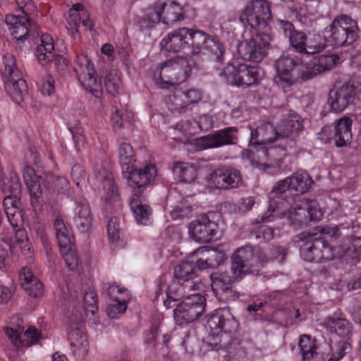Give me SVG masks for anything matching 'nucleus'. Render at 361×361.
<instances>
[{"instance_id":"nucleus-48","label":"nucleus","mask_w":361,"mask_h":361,"mask_svg":"<svg viewBox=\"0 0 361 361\" xmlns=\"http://www.w3.org/2000/svg\"><path fill=\"white\" fill-rule=\"evenodd\" d=\"M68 180L63 176H57L53 174H44L42 183L44 188L49 192H62L68 186Z\"/></svg>"},{"instance_id":"nucleus-14","label":"nucleus","mask_w":361,"mask_h":361,"mask_svg":"<svg viewBox=\"0 0 361 361\" xmlns=\"http://www.w3.org/2000/svg\"><path fill=\"white\" fill-rule=\"evenodd\" d=\"M21 183L20 178L15 172H11L8 177H4L0 171V188L5 195L3 204L5 213L11 226H18L16 216H20L19 204L21 195Z\"/></svg>"},{"instance_id":"nucleus-57","label":"nucleus","mask_w":361,"mask_h":361,"mask_svg":"<svg viewBox=\"0 0 361 361\" xmlns=\"http://www.w3.org/2000/svg\"><path fill=\"white\" fill-rule=\"evenodd\" d=\"M184 97L188 106L199 102L202 99V92L195 88L183 90Z\"/></svg>"},{"instance_id":"nucleus-3","label":"nucleus","mask_w":361,"mask_h":361,"mask_svg":"<svg viewBox=\"0 0 361 361\" xmlns=\"http://www.w3.org/2000/svg\"><path fill=\"white\" fill-rule=\"evenodd\" d=\"M319 233L300 235V240L305 241L300 247V255L303 260L310 262H322L339 257L348 264H355L361 258V238L347 240L338 250L330 247L326 240L328 238L339 235L338 227H319Z\"/></svg>"},{"instance_id":"nucleus-20","label":"nucleus","mask_w":361,"mask_h":361,"mask_svg":"<svg viewBox=\"0 0 361 361\" xmlns=\"http://www.w3.org/2000/svg\"><path fill=\"white\" fill-rule=\"evenodd\" d=\"M238 135V129L236 127H226L192 140L191 145L196 151L219 148L236 144Z\"/></svg>"},{"instance_id":"nucleus-23","label":"nucleus","mask_w":361,"mask_h":361,"mask_svg":"<svg viewBox=\"0 0 361 361\" xmlns=\"http://www.w3.org/2000/svg\"><path fill=\"white\" fill-rule=\"evenodd\" d=\"M68 339L73 355L78 360L84 359L90 349V343L85 329L83 315L71 317L67 328Z\"/></svg>"},{"instance_id":"nucleus-53","label":"nucleus","mask_w":361,"mask_h":361,"mask_svg":"<svg viewBox=\"0 0 361 361\" xmlns=\"http://www.w3.org/2000/svg\"><path fill=\"white\" fill-rule=\"evenodd\" d=\"M38 86L40 92L44 95L49 96L55 92V80L49 75L43 78Z\"/></svg>"},{"instance_id":"nucleus-34","label":"nucleus","mask_w":361,"mask_h":361,"mask_svg":"<svg viewBox=\"0 0 361 361\" xmlns=\"http://www.w3.org/2000/svg\"><path fill=\"white\" fill-rule=\"evenodd\" d=\"M3 240L8 244L11 248L18 247L24 255L30 252V245L27 237L26 231L23 227L16 229V227H8Z\"/></svg>"},{"instance_id":"nucleus-6","label":"nucleus","mask_w":361,"mask_h":361,"mask_svg":"<svg viewBox=\"0 0 361 361\" xmlns=\"http://www.w3.org/2000/svg\"><path fill=\"white\" fill-rule=\"evenodd\" d=\"M275 69L274 81L286 93L291 92L298 84L310 80L307 75L311 74L307 73V66L294 55L280 57L276 61Z\"/></svg>"},{"instance_id":"nucleus-10","label":"nucleus","mask_w":361,"mask_h":361,"mask_svg":"<svg viewBox=\"0 0 361 361\" xmlns=\"http://www.w3.org/2000/svg\"><path fill=\"white\" fill-rule=\"evenodd\" d=\"M15 1L23 16L7 15L5 18L6 24L13 38L18 42H23L37 27L35 23L30 18V15L36 11V6L32 0Z\"/></svg>"},{"instance_id":"nucleus-28","label":"nucleus","mask_w":361,"mask_h":361,"mask_svg":"<svg viewBox=\"0 0 361 361\" xmlns=\"http://www.w3.org/2000/svg\"><path fill=\"white\" fill-rule=\"evenodd\" d=\"M224 252L208 247H201L190 253V258H195V267L198 269L216 268L226 259Z\"/></svg>"},{"instance_id":"nucleus-22","label":"nucleus","mask_w":361,"mask_h":361,"mask_svg":"<svg viewBox=\"0 0 361 361\" xmlns=\"http://www.w3.org/2000/svg\"><path fill=\"white\" fill-rule=\"evenodd\" d=\"M203 39L195 47V56L193 67H197L200 61H209L221 63L224 59L226 48L224 43L216 35H209L201 30Z\"/></svg>"},{"instance_id":"nucleus-9","label":"nucleus","mask_w":361,"mask_h":361,"mask_svg":"<svg viewBox=\"0 0 361 361\" xmlns=\"http://www.w3.org/2000/svg\"><path fill=\"white\" fill-rule=\"evenodd\" d=\"M323 34L332 46L344 47L353 44L358 39L360 29L357 20L342 14L334 19Z\"/></svg>"},{"instance_id":"nucleus-29","label":"nucleus","mask_w":361,"mask_h":361,"mask_svg":"<svg viewBox=\"0 0 361 361\" xmlns=\"http://www.w3.org/2000/svg\"><path fill=\"white\" fill-rule=\"evenodd\" d=\"M194 264H195V258L192 259L190 254L187 261L183 262L176 267L174 269L175 279L184 283L186 288L192 289V290H200L202 282L198 276Z\"/></svg>"},{"instance_id":"nucleus-62","label":"nucleus","mask_w":361,"mask_h":361,"mask_svg":"<svg viewBox=\"0 0 361 361\" xmlns=\"http://www.w3.org/2000/svg\"><path fill=\"white\" fill-rule=\"evenodd\" d=\"M192 126V121H181L176 124L174 129L178 130L184 135L191 134L194 133L192 131V129L194 128Z\"/></svg>"},{"instance_id":"nucleus-16","label":"nucleus","mask_w":361,"mask_h":361,"mask_svg":"<svg viewBox=\"0 0 361 361\" xmlns=\"http://www.w3.org/2000/svg\"><path fill=\"white\" fill-rule=\"evenodd\" d=\"M206 299L200 293L188 294L173 310V319L176 325L183 326L197 321L204 312Z\"/></svg>"},{"instance_id":"nucleus-4","label":"nucleus","mask_w":361,"mask_h":361,"mask_svg":"<svg viewBox=\"0 0 361 361\" xmlns=\"http://www.w3.org/2000/svg\"><path fill=\"white\" fill-rule=\"evenodd\" d=\"M270 6L266 0H252L240 14V20L243 25L253 30L250 39L238 47V53L244 60L257 63L267 54L271 37L259 30L266 28L271 19Z\"/></svg>"},{"instance_id":"nucleus-36","label":"nucleus","mask_w":361,"mask_h":361,"mask_svg":"<svg viewBox=\"0 0 361 361\" xmlns=\"http://www.w3.org/2000/svg\"><path fill=\"white\" fill-rule=\"evenodd\" d=\"M283 118L278 124V130L281 137H289L302 130V121L300 116L293 111L283 114Z\"/></svg>"},{"instance_id":"nucleus-43","label":"nucleus","mask_w":361,"mask_h":361,"mask_svg":"<svg viewBox=\"0 0 361 361\" xmlns=\"http://www.w3.org/2000/svg\"><path fill=\"white\" fill-rule=\"evenodd\" d=\"M173 174L180 182L190 183L197 176V169L194 164L188 162L177 161L173 164Z\"/></svg>"},{"instance_id":"nucleus-25","label":"nucleus","mask_w":361,"mask_h":361,"mask_svg":"<svg viewBox=\"0 0 361 361\" xmlns=\"http://www.w3.org/2000/svg\"><path fill=\"white\" fill-rule=\"evenodd\" d=\"M54 51V44L52 37L48 33L42 34L40 44L35 49V56L38 62L43 66L53 62L57 71H63L67 66V60L62 55L55 54Z\"/></svg>"},{"instance_id":"nucleus-49","label":"nucleus","mask_w":361,"mask_h":361,"mask_svg":"<svg viewBox=\"0 0 361 361\" xmlns=\"http://www.w3.org/2000/svg\"><path fill=\"white\" fill-rule=\"evenodd\" d=\"M328 42L327 39L320 35H313L312 38L307 39L306 42V51L303 54H314L319 53L326 47V43Z\"/></svg>"},{"instance_id":"nucleus-5","label":"nucleus","mask_w":361,"mask_h":361,"mask_svg":"<svg viewBox=\"0 0 361 361\" xmlns=\"http://www.w3.org/2000/svg\"><path fill=\"white\" fill-rule=\"evenodd\" d=\"M255 261L252 247L246 246L237 250L231 257L232 277L217 272L210 275L211 288L215 295L220 300H228L232 293V281L247 274H253L255 270H251V266Z\"/></svg>"},{"instance_id":"nucleus-24","label":"nucleus","mask_w":361,"mask_h":361,"mask_svg":"<svg viewBox=\"0 0 361 361\" xmlns=\"http://www.w3.org/2000/svg\"><path fill=\"white\" fill-rule=\"evenodd\" d=\"M209 184L219 190L237 188L243 183L239 170L231 166H221L212 171L207 176Z\"/></svg>"},{"instance_id":"nucleus-41","label":"nucleus","mask_w":361,"mask_h":361,"mask_svg":"<svg viewBox=\"0 0 361 361\" xmlns=\"http://www.w3.org/2000/svg\"><path fill=\"white\" fill-rule=\"evenodd\" d=\"M192 289H188L185 287V283L173 279L167 286L166 290V299L164 300V306L166 308L173 307L172 302L183 300L187 297L188 292Z\"/></svg>"},{"instance_id":"nucleus-39","label":"nucleus","mask_w":361,"mask_h":361,"mask_svg":"<svg viewBox=\"0 0 361 361\" xmlns=\"http://www.w3.org/2000/svg\"><path fill=\"white\" fill-rule=\"evenodd\" d=\"M339 59L336 54L314 56L311 63V66H307V73H311L310 75L308 74L310 79L323 71L331 69L339 61Z\"/></svg>"},{"instance_id":"nucleus-58","label":"nucleus","mask_w":361,"mask_h":361,"mask_svg":"<svg viewBox=\"0 0 361 361\" xmlns=\"http://www.w3.org/2000/svg\"><path fill=\"white\" fill-rule=\"evenodd\" d=\"M274 227H257L255 238L259 241H269L274 238Z\"/></svg>"},{"instance_id":"nucleus-45","label":"nucleus","mask_w":361,"mask_h":361,"mask_svg":"<svg viewBox=\"0 0 361 361\" xmlns=\"http://www.w3.org/2000/svg\"><path fill=\"white\" fill-rule=\"evenodd\" d=\"M298 345L303 361H316L318 355L314 340L310 336L302 335L300 337Z\"/></svg>"},{"instance_id":"nucleus-54","label":"nucleus","mask_w":361,"mask_h":361,"mask_svg":"<svg viewBox=\"0 0 361 361\" xmlns=\"http://www.w3.org/2000/svg\"><path fill=\"white\" fill-rule=\"evenodd\" d=\"M192 124L197 125V128L200 130L207 131L213 128L214 121L210 115L203 114L194 120L192 121Z\"/></svg>"},{"instance_id":"nucleus-44","label":"nucleus","mask_w":361,"mask_h":361,"mask_svg":"<svg viewBox=\"0 0 361 361\" xmlns=\"http://www.w3.org/2000/svg\"><path fill=\"white\" fill-rule=\"evenodd\" d=\"M74 213L75 226H91L92 215L86 200L82 199L76 202Z\"/></svg>"},{"instance_id":"nucleus-40","label":"nucleus","mask_w":361,"mask_h":361,"mask_svg":"<svg viewBox=\"0 0 361 361\" xmlns=\"http://www.w3.org/2000/svg\"><path fill=\"white\" fill-rule=\"evenodd\" d=\"M352 120L348 117H343L338 120L334 126L333 140L338 147L345 146L352 138Z\"/></svg>"},{"instance_id":"nucleus-37","label":"nucleus","mask_w":361,"mask_h":361,"mask_svg":"<svg viewBox=\"0 0 361 361\" xmlns=\"http://www.w3.org/2000/svg\"><path fill=\"white\" fill-rule=\"evenodd\" d=\"M82 302L83 307L81 310L77 309L75 305V302L73 301V305L75 310L74 313L71 315L73 318L79 317L80 312L83 315V320L85 318H90L92 316H94L95 313L97 312V294L92 287H88L87 290L84 292L82 295Z\"/></svg>"},{"instance_id":"nucleus-52","label":"nucleus","mask_w":361,"mask_h":361,"mask_svg":"<svg viewBox=\"0 0 361 361\" xmlns=\"http://www.w3.org/2000/svg\"><path fill=\"white\" fill-rule=\"evenodd\" d=\"M193 209L191 206L183 207V206H178L176 208L169 212V216L172 220H183L184 219H190L192 216Z\"/></svg>"},{"instance_id":"nucleus-47","label":"nucleus","mask_w":361,"mask_h":361,"mask_svg":"<svg viewBox=\"0 0 361 361\" xmlns=\"http://www.w3.org/2000/svg\"><path fill=\"white\" fill-rule=\"evenodd\" d=\"M222 223L221 213L217 211H209L196 216V219L188 226H219Z\"/></svg>"},{"instance_id":"nucleus-56","label":"nucleus","mask_w":361,"mask_h":361,"mask_svg":"<svg viewBox=\"0 0 361 361\" xmlns=\"http://www.w3.org/2000/svg\"><path fill=\"white\" fill-rule=\"evenodd\" d=\"M227 351L236 359L243 358L246 355V350L240 343L232 342L228 346H225Z\"/></svg>"},{"instance_id":"nucleus-55","label":"nucleus","mask_w":361,"mask_h":361,"mask_svg":"<svg viewBox=\"0 0 361 361\" xmlns=\"http://www.w3.org/2000/svg\"><path fill=\"white\" fill-rule=\"evenodd\" d=\"M128 303L111 302L109 305L106 309V312L110 318H116L120 314L124 313L127 309Z\"/></svg>"},{"instance_id":"nucleus-12","label":"nucleus","mask_w":361,"mask_h":361,"mask_svg":"<svg viewBox=\"0 0 361 361\" xmlns=\"http://www.w3.org/2000/svg\"><path fill=\"white\" fill-rule=\"evenodd\" d=\"M2 65L4 67L3 76L5 90L11 99L19 104L27 91V85L23 79V72L18 68L15 56L11 53L2 54Z\"/></svg>"},{"instance_id":"nucleus-1","label":"nucleus","mask_w":361,"mask_h":361,"mask_svg":"<svg viewBox=\"0 0 361 361\" xmlns=\"http://www.w3.org/2000/svg\"><path fill=\"white\" fill-rule=\"evenodd\" d=\"M268 209L258 216L256 224L270 223L279 218L289 226H306L309 221L317 223L322 216L317 201L296 200L289 187L288 178L276 183L269 194Z\"/></svg>"},{"instance_id":"nucleus-63","label":"nucleus","mask_w":361,"mask_h":361,"mask_svg":"<svg viewBox=\"0 0 361 361\" xmlns=\"http://www.w3.org/2000/svg\"><path fill=\"white\" fill-rule=\"evenodd\" d=\"M108 237L109 243L116 246L120 240V230L118 227H108Z\"/></svg>"},{"instance_id":"nucleus-7","label":"nucleus","mask_w":361,"mask_h":361,"mask_svg":"<svg viewBox=\"0 0 361 361\" xmlns=\"http://www.w3.org/2000/svg\"><path fill=\"white\" fill-rule=\"evenodd\" d=\"M200 30L181 27L169 32L164 37L160 45L167 52L180 53L190 63H193L195 56V47L203 39Z\"/></svg>"},{"instance_id":"nucleus-18","label":"nucleus","mask_w":361,"mask_h":361,"mask_svg":"<svg viewBox=\"0 0 361 361\" xmlns=\"http://www.w3.org/2000/svg\"><path fill=\"white\" fill-rule=\"evenodd\" d=\"M74 71L80 85L97 99L103 95L102 83L97 77L93 63L84 54L77 55Z\"/></svg>"},{"instance_id":"nucleus-33","label":"nucleus","mask_w":361,"mask_h":361,"mask_svg":"<svg viewBox=\"0 0 361 361\" xmlns=\"http://www.w3.org/2000/svg\"><path fill=\"white\" fill-rule=\"evenodd\" d=\"M19 281L22 288L31 296L39 298L44 293V287L34 276L29 267H23L19 271Z\"/></svg>"},{"instance_id":"nucleus-50","label":"nucleus","mask_w":361,"mask_h":361,"mask_svg":"<svg viewBox=\"0 0 361 361\" xmlns=\"http://www.w3.org/2000/svg\"><path fill=\"white\" fill-rule=\"evenodd\" d=\"M109 294L114 302L128 303L130 298L129 291L120 286L112 285L109 288Z\"/></svg>"},{"instance_id":"nucleus-30","label":"nucleus","mask_w":361,"mask_h":361,"mask_svg":"<svg viewBox=\"0 0 361 361\" xmlns=\"http://www.w3.org/2000/svg\"><path fill=\"white\" fill-rule=\"evenodd\" d=\"M5 333L16 348L27 347L37 343L41 334L33 326H30L23 334L17 329L6 327Z\"/></svg>"},{"instance_id":"nucleus-21","label":"nucleus","mask_w":361,"mask_h":361,"mask_svg":"<svg viewBox=\"0 0 361 361\" xmlns=\"http://www.w3.org/2000/svg\"><path fill=\"white\" fill-rule=\"evenodd\" d=\"M361 99V78L354 76L336 90H331L329 102L334 112L343 111L355 99Z\"/></svg>"},{"instance_id":"nucleus-35","label":"nucleus","mask_w":361,"mask_h":361,"mask_svg":"<svg viewBox=\"0 0 361 361\" xmlns=\"http://www.w3.org/2000/svg\"><path fill=\"white\" fill-rule=\"evenodd\" d=\"M322 325L329 333L340 337L348 338L351 334L350 324L341 314L335 313L327 317Z\"/></svg>"},{"instance_id":"nucleus-38","label":"nucleus","mask_w":361,"mask_h":361,"mask_svg":"<svg viewBox=\"0 0 361 361\" xmlns=\"http://www.w3.org/2000/svg\"><path fill=\"white\" fill-rule=\"evenodd\" d=\"M288 178L289 187L292 190L293 197H295L296 200H305L300 197V195L306 192L314 183L310 176L307 172L298 171Z\"/></svg>"},{"instance_id":"nucleus-15","label":"nucleus","mask_w":361,"mask_h":361,"mask_svg":"<svg viewBox=\"0 0 361 361\" xmlns=\"http://www.w3.org/2000/svg\"><path fill=\"white\" fill-rule=\"evenodd\" d=\"M219 75L228 84L244 88L257 85L262 79L260 68L246 63H228L221 70Z\"/></svg>"},{"instance_id":"nucleus-61","label":"nucleus","mask_w":361,"mask_h":361,"mask_svg":"<svg viewBox=\"0 0 361 361\" xmlns=\"http://www.w3.org/2000/svg\"><path fill=\"white\" fill-rule=\"evenodd\" d=\"M71 176L75 184L79 186L80 182L85 178V171L79 164L73 165L71 170Z\"/></svg>"},{"instance_id":"nucleus-46","label":"nucleus","mask_w":361,"mask_h":361,"mask_svg":"<svg viewBox=\"0 0 361 361\" xmlns=\"http://www.w3.org/2000/svg\"><path fill=\"white\" fill-rule=\"evenodd\" d=\"M190 238L197 243H208L219 238L216 231L212 227H188Z\"/></svg>"},{"instance_id":"nucleus-27","label":"nucleus","mask_w":361,"mask_h":361,"mask_svg":"<svg viewBox=\"0 0 361 361\" xmlns=\"http://www.w3.org/2000/svg\"><path fill=\"white\" fill-rule=\"evenodd\" d=\"M23 175L30 192V202L33 209L35 212H39L42 209V202L44 201L42 195L44 192L42 185L44 176H37L35 169L30 166L24 167Z\"/></svg>"},{"instance_id":"nucleus-51","label":"nucleus","mask_w":361,"mask_h":361,"mask_svg":"<svg viewBox=\"0 0 361 361\" xmlns=\"http://www.w3.org/2000/svg\"><path fill=\"white\" fill-rule=\"evenodd\" d=\"M106 91L111 95L116 96L120 93L122 89V82L120 78L116 74H109L105 79Z\"/></svg>"},{"instance_id":"nucleus-42","label":"nucleus","mask_w":361,"mask_h":361,"mask_svg":"<svg viewBox=\"0 0 361 361\" xmlns=\"http://www.w3.org/2000/svg\"><path fill=\"white\" fill-rule=\"evenodd\" d=\"M166 104L171 113L178 114L185 113L189 106L185 99L183 90L178 86L175 87L173 94L166 98Z\"/></svg>"},{"instance_id":"nucleus-64","label":"nucleus","mask_w":361,"mask_h":361,"mask_svg":"<svg viewBox=\"0 0 361 361\" xmlns=\"http://www.w3.org/2000/svg\"><path fill=\"white\" fill-rule=\"evenodd\" d=\"M350 348V345L348 342H343L341 345L339 346L338 352L334 353L329 361H338L340 360L345 353Z\"/></svg>"},{"instance_id":"nucleus-8","label":"nucleus","mask_w":361,"mask_h":361,"mask_svg":"<svg viewBox=\"0 0 361 361\" xmlns=\"http://www.w3.org/2000/svg\"><path fill=\"white\" fill-rule=\"evenodd\" d=\"M193 63L183 57H176L164 63L153 73L156 84L162 89L178 86L190 76Z\"/></svg>"},{"instance_id":"nucleus-2","label":"nucleus","mask_w":361,"mask_h":361,"mask_svg":"<svg viewBox=\"0 0 361 361\" xmlns=\"http://www.w3.org/2000/svg\"><path fill=\"white\" fill-rule=\"evenodd\" d=\"M118 161L129 187L133 189L130 207L137 224L147 225L152 214L151 208L142 202L141 192L154 180L157 169L154 164H147L142 169H135V151L130 143L123 142L118 148Z\"/></svg>"},{"instance_id":"nucleus-13","label":"nucleus","mask_w":361,"mask_h":361,"mask_svg":"<svg viewBox=\"0 0 361 361\" xmlns=\"http://www.w3.org/2000/svg\"><path fill=\"white\" fill-rule=\"evenodd\" d=\"M206 328L209 331L210 337L220 338L219 343H214L213 349L219 350L224 346L231 334L235 332L238 329V322L228 309L222 308L214 310L209 314Z\"/></svg>"},{"instance_id":"nucleus-11","label":"nucleus","mask_w":361,"mask_h":361,"mask_svg":"<svg viewBox=\"0 0 361 361\" xmlns=\"http://www.w3.org/2000/svg\"><path fill=\"white\" fill-rule=\"evenodd\" d=\"M182 10L180 5L175 1L159 0L147 9L140 27L142 30H149L159 22L168 25H173L184 18Z\"/></svg>"},{"instance_id":"nucleus-26","label":"nucleus","mask_w":361,"mask_h":361,"mask_svg":"<svg viewBox=\"0 0 361 361\" xmlns=\"http://www.w3.org/2000/svg\"><path fill=\"white\" fill-rule=\"evenodd\" d=\"M56 238L61 254L70 270L78 267V259L74 245V236L71 227H59Z\"/></svg>"},{"instance_id":"nucleus-59","label":"nucleus","mask_w":361,"mask_h":361,"mask_svg":"<svg viewBox=\"0 0 361 361\" xmlns=\"http://www.w3.org/2000/svg\"><path fill=\"white\" fill-rule=\"evenodd\" d=\"M159 333V326L157 324H153L152 328L145 332L143 335V342L148 346H153L155 343V339Z\"/></svg>"},{"instance_id":"nucleus-17","label":"nucleus","mask_w":361,"mask_h":361,"mask_svg":"<svg viewBox=\"0 0 361 361\" xmlns=\"http://www.w3.org/2000/svg\"><path fill=\"white\" fill-rule=\"evenodd\" d=\"M250 145L255 146L254 149H244L242 152V158L249 160L253 167L264 171H267L271 162L280 160L283 154L279 153L286 151V148L281 147V143L279 145L255 143Z\"/></svg>"},{"instance_id":"nucleus-60","label":"nucleus","mask_w":361,"mask_h":361,"mask_svg":"<svg viewBox=\"0 0 361 361\" xmlns=\"http://www.w3.org/2000/svg\"><path fill=\"white\" fill-rule=\"evenodd\" d=\"M81 15H75L68 12V18H67L68 29L72 34L78 32L79 27L81 24Z\"/></svg>"},{"instance_id":"nucleus-19","label":"nucleus","mask_w":361,"mask_h":361,"mask_svg":"<svg viewBox=\"0 0 361 361\" xmlns=\"http://www.w3.org/2000/svg\"><path fill=\"white\" fill-rule=\"evenodd\" d=\"M94 178L96 181L94 185L99 190L101 200L104 204V209L106 212L115 207H119L121 206L120 194L112 173L102 167L94 172Z\"/></svg>"},{"instance_id":"nucleus-32","label":"nucleus","mask_w":361,"mask_h":361,"mask_svg":"<svg viewBox=\"0 0 361 361\" xmlns=\"http://www.w3.org/2000/svg\"><path fill=\"white\" fill-rule=\"evenodd\" d=\"M280 134L278 128H275L271 123H263L256 129L251 130L250 143L274 145L279 140Z\"/></svg>"},{"instance_id":"nucleus-31","label":"nucleus","mask_w":361,"mask_h":361,"mask_svg":"<svg viewBox=\"0 0 361 361\" xmlns=\"http://www.w3.org/2000/svg\"><path fill=\"white\" fill-rule=\"evenodd\" d=\"M279 26L294 49L303 54L306 51L307 36L305 33L295 30L293 23L288 20H279Z\"/></svg>"}]
</instances>
